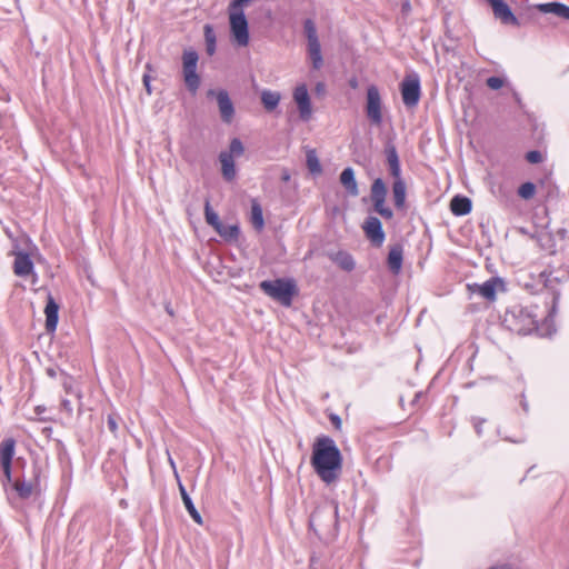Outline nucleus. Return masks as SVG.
<instances>
[{"instance_id":"obj_14","label":"nucleus","mask_w":569,"mask_h":569,"mask_svg":"<svg viewBox=\"0 0 569 569\" xmlns=\"http://www.w3.org/2000/svg\"><path fill=\"white\" fill-rule=\"evenodd\" d=\"M293 99L298 106L300 118L308 121L311 118L312 108L306 84H300L295 89Z\"/></svg>"},{"instance_id":"obj_45","label":"nucleus","mask_w":569,"mask_h":569,"mask_svg":"<svg viewBox=\"0 0 569 569\" xmlns=\"http://www.w3.org/2000/svg\"><path fill=\"white\" fill-rule=\"evenodd\" d=\"M316 91H317V93L325 92V84L322 82L317 83Z\"/></svg>"},{"instance_id":"obj_4","label":"nucleus","mask_w":569,"mask_h":569,"mask_svg":"<svg viewBox=\"0 0 569 569\" xmlns=\"http://www.w3.org/2000/svg\"><path fill=\"white\" fill-rule=\"evenodd\" d=\"M244 153V146L239 138L230 141L229 149L219 153V162L221 166V176L224 181L231 182L237 177L236 158H240Z\"/></svg>"},{"instance_id":"obj_12","label":"nucleus","mask_w":569,"mask_h":569,"mask_svg":"<svg viewBox=\"0 0 569 569\" xmlns=\"http://www.w3.org/2000/svg\"><path fill=\"white\" fill-rule=\"evenodd\" d=\"M386 183L381 178L375 179L370 188V200L376 213H392V211L386 207Z\"/></svg>"},{"instance_id":"obj_34","label":"nucleus","mask_w":569,"mask_h":569,"mask_svg":"<svg viewBox=\"0 0 569 569\" xmlns=\"http://www.w3.org/2000/svg\"><path fill=\"white\" fill-rule=\"evenodd\" d=\"M303 31L307 37L308 44L310 43H319V38L317 33V28L311 19H306L303 22Z\"/></svg>"},{"instance_id":"obj_39","label":"nucleus","mask_w":569,"mask_h":569,"mask_svg":"<svg viewBox=\"0 0 569 569\" xmlns=\"http://www.w3.org/2000/svg\"><path fill=\"white\" fill-rule=\"evenodd\" d=\"M107 425H108V428L109 430L116 435L117 430H118V421H117V417L114 415H109L108 416V419H107Z\"/></svg>"},{"instance_id":"obj_47","label":"nucleus","mask_w":569,"mask_h":569,"mask_svg":"<svg viewBox=\"0 0 569 569\" xmlns=\"http://www.w3.org/2000/svg\"><path fill=\"white\" fill-rule=\"evenodd\" d=\"M204 213H213L208 202L206 203Z\"/></svg>"},{"instance_id":"obj_32","label":"nucleus","mask_w":569,"mask_h":569,"mask_svg":"<svg viewBox=\"0 0 569 569\" xmlns=\"http://www.w3.org/2000/svg\"><path fill=\"white\" fill-rule=\"evenodd\" d=\"M306 163L307 168L312 174H320L322 172V167L320 160L317 156L316 150L311 149L307 151L306 154Z\"/></svg>"},{"instance_id":"obj_1","label":"nucleus","mask_w":569,"mask_h":569,"mask_svg":"<svg viewBox=\"0 0 569 569\" xmlns=\"http://www.w3.org/2000/svg\"><path fill=\"white\" fill-rule=\"evenodd\" d=\"M311 465L319 478L330 485L338 480L342 469V457L336 442L320 437L312 446Z\"/></svg>"},{"instance_id":"obj_46","label":"nucleus","mask_w":569,"mask_h":569,"mask_svg":"<svg viewBox=\"0 0 569 569\" xmlns=\"http://www.w3.org/2000/svg\"><path fill=\"white\" fill-rule=\"evenodd\" d=\"M349 86L352 88V89H356L358 87V80L356 78H352L349 80Z\"/></svg>"},{"instance_id":"obj_27","label":"nucleus","mask_w":569,"mask_h":569,"mask_svg":"<svg viewBox=\"0 0 569 569\" xmlns=\"http://www.w3.org/2000/svg\"><path fill=\"white\" fill-rule=\"evenodd\" d=\"M179 491H180L183 505H184L186 509L188 510L190 517L198 525H202V518H201L200 513L196 509L191 498L189 497V495L186 491V488L181 483H179Z\"/></svg>"},{"instance_id":"obj_18","label":"nucleus","mask_w":569,"mask_h":569,"mask_svg":"<svg viewBox=\"0 0 569 569\" xmlns=\"http://www.w3.org/2000/svg\"><path fill=\"white\" fill-rule=\"evenodd\" d=\"M14 256L13 272L19 277H27L33 271V262L28 253L22 251H12Z\"/></svg>"},{"instance_id":"obj_38","label":"nucleus","mask_w":569,"mask_h":569,"mask_svg":"<svg viewBox=\"0 0 569 569\" xmlns=\"http://www.w3.org/2000/svg\"><path fill=\"white\" fill-rule=\"evenodd\" d=\"M251 224L256 230H261L264 226L263 216H251Z\"/></svg>"},{"instance_id":"obj_25","label":"nucleus","mask_w":569,"mask_h":569,"mask_svg":"<svg viewBox=\"0 0 569 569\" xmlns=\"http://www.w3.org/2000/svg\"><path fill=\"white\" fill-rule=\"evenodd\" d=\"M472 202L468 197L455 196L450 201L451 213H470Z\"/></svg>"},{"instance_id":"obj_23","label":"nucleus","mask_w":569,"mask_h":569,"mask_svg":"<svg viewBox=\"0 0 569 569\" xmlns=\"http://www.w3.org/2000/svg\"><path fill=\"white\" fill-rule=\"evenodd\" d=\"M496 286H497V280L490 279L482 284H478V283L468 284V289L473 293L475 292L479 293L481 297H483L488 300H495Z\"/></svg>"},{"instance_id":"obj_48","label":"nucleus","mask_w":569,"mask_h":569,"mask_svg":"<svg viewBox=\"0 0 569 569\" xmlns=\"http://www.w3.org/2000/svg\"><path fill=\"white\" fill-rule=\"evenodd\" d=\"M283 180H284V181L289 180V174H287V173H286V174L283 176Z\"/></svg>"},{"instance_id":"obj_44","label":"nucleus","mask_w":569,"mask_h":569,"mask_svg":"<svg viewBox=\"0 0 569 569\" xmlns=\"http://www.w3.org/2000/svg\"><path fill=\"white\" fill-rule=\"evenodd\" d=\"M331 421L333 422V425L337 427V428H340V425H341V420L338 416H331Z\"/></svg>"},{"instance_id":"obj_33","label":"nucleus","mask_w":569,"mask_h":569,"mask_svg":"<svg viewBox=\"0 0 569 569\" xmlns=\"http://www.w3.org/2000/svg\"><path fill=\"white\" fill-rule=\"evenodd\" d=\"M13 489L22 499H28L34 491V483L31 481L17 480L13 483Z\"/></svg>"},{"instance_id":"obj_6","label":"nucleus","mask_w":569,"mask_h":569,"mask_svg":"<svg viewBox=\"0 0 569 569\" xmlns=\"http://www.w3.org/2000/svg\"><path fill=\"white\" fill-rule=\"evenodd\" d=\"M230 33L233 42L239 47H246L249 43V24L244 16V10L228 8Z\"/></svg>"},{"instance_id":"obj_16","label":"nucleus","mask_w":569,"mask_h":569,"mask_svg":"<svg viewBox=\"0 0 569 569\" xmlns=\"http://www.w3.org/2000/svg\"><path fill=\"white\" fill-rule=\"evenodd\" d=\"M366 237L373 246L380 247L385 241L382 224L377 217H369L362 226Z\"/></svg>"},{"instance_id":"obj_2","label":"nucleus","mask_w":569,"mask_h":569,"mask_svg":"<svg viewBox=\"0 0 569 569\" xmlns=\"http://www.w3.org/2000/svg\"><path fill=\"white\" fill-rule=\"evenodd\" d=\"M337 525L338 505L336 502L319 507L310 517V527L319 535L335 537Z\"/></svg>"},{"instance_id":"obj_29","label":"nucleus","mask_w":569,"mask_h":569,"mask_svg":"<svg viewBox=\"0 0 569 569\" xmlns=\"http://www.w3.org/2000/svg\"><path fill=\"white\" fill-rule=\"evenodd\" d=\"M203 34L206 41V52L208 56H213L217 49V37L213 27L211 24H204Z\"/></svg>"},{"instance_id":"obj_49","label":"nucleus","mask_w":569,"mask_h":569,"mask_svg":"<svg viewBox=\"0 0 569 569\" xmlns=\"http://www.w3.org/2000/svg\"><path fill=\"white\" fill-rule=\"evenodd\" d=\"M522 233H529L527 230L521 228Z\"/></svg>"},{"instance_id":"obj_43","label":"nucleus","mask_w":569,"mask_h":569,"mask_svg":"<svg viewBox=\"0 0 569 569\" xmlns=\"http://www.w3.org/2000/svg\"><path fill=\"white\" fill-rule=\"evenodd\" d=\"M61 406L63 407V409L67 412H71L72 411V407H71V403H70L69 400H62Z\"/></svg>"},{"instance_id":"obj_30","label":"nucleus","mask_w":569,"mask_h":569,"mask_svg":"<svg viewBox=\"0 0 569 569\" xmlns=\"http://www.w3.org/2000/svg\"><path fill=\"white\" fill-rule=\"evenodd\" d=\"M280 93L270 90L261 92V102L267 111H273L280 101Z\"/></svg>"},{"instance_id":"obj_35","label":"nucleus","mask_w":569,"mask_h":569,"mask_svg":"<svg viewBox=\"0 0 569 569\" xmlns=\"http://www.w3.org/2000/svg\"><path fill=\"white\" fill-rule=\"evenodd\" d=\"M536 193V186L532 182H525L518 189V194L522 199H531Z\"/></svg>"},{"instance_id":"obj_24","label":"nucleus","mask_w":569,"mask_h":569,"mask_svg":"<svg viewBox=\"0 0 569 569\" xmlns=\"http://www.w3.org/2000/svg\"><path fill=\"white\" fill-rule=\"evenodd\" d=\"M387 161L389 164L390 173L393 178H400V162L397 149L393 144H388L386 148Z\"/></svg>"},{"instance_id":"obj_10","label":"nucleus","mask_w":569,"mask_h":569,"mask_svg":"<svg viewBox=\"0 0 569 569\" xmlns=\"http://www.w3.org/2000/svg\"><path fill=\"white\" fill-rule=\"evenodd\" d=\"M382 101L379 89L371 84L367 89L366 113L368 119L376 126L382 122Z\"/></svg>"},{"instance_id":"obj_7","label":"nucleus","mask_w":569,"mask_h":569,"mask_svg":"<svg viewBox=\"0 0 569 569\" xmlns=\"http://www.w3.org/2000/svg\"><path fill=\"white\" fill-rule=\"evenodd\" d=\"M199 56L197 51L189 49L182 54V74L186 87L191 93H196L200 87V77L197 73Z\"/></svg>"},{"instance_id":"obj_40","label":"nucleus","mask_w":569,"mask_h":569,"mask_svg":"<svg viewBox=\"0 0 569 569\" xmlns=\"http://www.w3.org/2000/svg\"><path fill=\"white\" fill-rule=\"evenodd\" d=\"M250 1L251 0H232L228 8L243 10V8L248 6Z\"/></svg>"},{"instance_id":"obj_19","label":"nucleus","mask_w":569,"mask_h":569,"mask_svg":"<svg viewBox=\"0 0 569 569\" xmlns=\"http://www.w3.org/2000/svg\"><path fill=\"white\" fill-rule=\"evenodd\" d=\"M339 182L343 187L345 191L350 197L359 196V187L356 179V173L353 168L347 167L342 170L339 176Z\"/></svg>"},{"instance_id":"obj_3","label":"nucleus","mask_w":569,"mask_h":569,"mask_svg":"<svg viewBox=\"0 0 569 569\" xmlns=\"http://www.w3.org/2000/svg\"><path fill=\"white\" fill-rule=\"evenodd\" d=\"M260 289L271 299L284 307H290L292 298L297 295V284L292 279L264 280L259 284Z\"/></svg>"},{"instance_id":"obj_13","label":"nucleus","mask_w":569,"mask_h":569,"mask_svg":"<svg viewBox=\"0 0 569 569\" xmlns=\"http://www.w3.org/2000/svg\"><path fill=\"white\" fill-rule=\"evenodd\" d=\"M16 441L12 438L4 439L0 446V465L4 479L11 482V461L14 455Z\"/></svg>"},{"instance_id":"obj_31","label":"nucleus","mask_w":569,"mask_h":569,"mask_svg":"<svg viewBox=\"0 0 569 569\" xmlns=\"http://www.w3.org/2000/svg\"><path fill=\"white\" fill-rule=\"evenodd\" d=\"M332 260L345 271H351L356 266L353 258L343 251L337 252L332 257Z\"/></svg>"},{"instance_id":"obj_26","label":"nucleus","mask_w":569,"mask_h":569,"mask_svg":"<svg viewBox=\"0 0 569 569\" xmlns=\"http://www.w3.org/2000/svg\"><path fill=\"white\" fill-rule=\"evenodd\" d=\"M402 266V248L400 246H393L388 254V267L392 273L397 274L400 272Z\"/></svg>"},{"instance_id":"obj_9","label":"nucleus","mask_w":569,"mask_h":569,"mask_svg":"<svg viewBox=\"0 0 569 569\" xmlns=\"http://www.w3.org/2000/svg\"><path fill=\"white\" fill-rule=\"evenodd\" d=\"M403 104L407 108H415L420 100V80L417 74L406 76L400 84Z\"/></svg>"},{"instance_id":"obj_37","label":"nucleus","mask_w":569,"mask_h":569,"mask_svg":"<svg viewBox=\"0 0 569 569\" xmlns=\"http://www.w3.org/2000/svg\"><path fill=\"white\" fill-rule=\"evenodd\" d=\"M526 160L530 163H540L542 161V154L538 150L527 152Z\"/></svg>"},{"instance_id":"obj_15","label":"nucleus","mask_w":569,"mask_h":569,"mask_svg":"<svg viewBox=\"0 0 569 569\" xmlns=\"http://www.w3.org/2000/svg\"><path fill=\"white\" fill-rule=\"evenodd\" d=\"M213 94H216L217 97L219 112L222 121L226 123H230L234 116V108L228 92L226 90H219L217 93L214 92V90L208 91L209 97Z\"/></svg>"},{"instance_id":"obj_36","label":"nucleus","mask_w":569,"mask_h":569,"mask_svg":"<svg viewBox=\"0 0 569 569\" xmlns=\"http://www.w3.org/2000/svg\"><path fill=\"white\" fill-rule=\"evenodd\" d=\"M487 86L492 90H498L503 87L505 80L500 77H490L486 81Z\"/></svg>"},{"instance_id":"obj_8","label":"nucleus","mask_w":569,"mask_h":569,"mask_svg":"<svg viewBox=\"0 0 569 569\" xmlns=\"http://www.w3.org/2000/svg\"><path fill=\"white\" fill-rule=\"evenodd\" d=\"M226 216H204L206 222L211 226L226 241L233 242L238 240L239 227L234 221H224Z\"/></svg>"},{"instance_id":"obj_11","label":"nucleus","mask_w":569,"mask_h":569,"mask_svg":"<svg viewBox=\"0 0 569 569\" xmlns=\"http://www.w3.org/2000/svg\"><path fill=\"white\" fill-rule=\"evenodd\" d=\"M533 217V223H535V231L531 233L532 237H538L540 240H542L545 237H549L550 239H565L566 237V229L563 228H557L553 229L550 227V219L549 216H532Z\"/></svg>"},{"instance_id":"obj_21","label":"nucleus","mask_w":569,"mask_h":569,"mask_svg":"<svg viewBox=\"0 0 569 569\" xmlns=\"http://www.w3.org/2000/svg\"><path fill=\"white\" fill-rule=\"evenodd\" d=\"M537 9L542 13H551L563 20H569V7L561 2H548L537 4Z\"/></svg>"},{"instance_id":"obj_28","label":"nucleus","mask_w":569,"mask_h":569,"mask_svg":"<svg viewBox=\"0 0 569 569\" xmlns=\"http://www.w3.org/2000/svg\"><path fill=\"white\" fill-rule=\"evenodd\" d=\"M307 50H308V56L312 63V68L315 70H319L323 66V58L321 54L320 42L308 44Z\"/></svg>"},{"instance_id":"obj_42","label":"nucleus","mask_w":569,"mask_h":569,"mask_svg":"<svg viewBox=\"0 0 569 569\" xmlns=\"http://www.w3.org/2000/svg\"><path fill=\"white\" fill-rule=\"evenodd\" d=\"M150 76L149 74H143V78H142V81H143V84H144V88L148 92V94H151V86H150Z\"/></svg>"},{"instance_id":"obj_41","label":"nucleus","mask_w":569,"mask_h":569,"mask_svg":"<svg viewBox=\"0 0 569 569\" xmlns=\"http://www.w3.org/2000/svg\"><path fill=\"white\" fill-rule=\"evenodd\" d=\"M250 213H262L260 203L256 200H251V212Z\"/></svg>"},{"instance_id":"obj_17","label":"nucleus","mask_w":569,"mask_h":569,"mask_svg":"<svg viewBox=\"0 0 569 569\" xmlns=\"http://www.w3.org/2000/svg\"><path fill=\"white\" fill-rule=\"evenodd\" d=\"M492 8L493 16L503 24L518 26V19L512 13L510 7L503 0H487Z\"/></svg>"},{"instance_id":"obj_22","label":"nucleus","mask_w":569,"mask_h":569,"mask_svg":"<svg viewBox=\"0 0 569 569\" xmlns=\"http://www.w3.org/2000/svg\"><path fill=\"white\" fill-rule=\"evenodd\" d=\"M392 201L396 210H405L406 204V183L401 178H395L392 184Z\"/></svg>"},{"instance_id":"obj_5","label":"nucleus","mask_w":569,"mask_h":569,"mask_svg":"<svg viewBox=\"0 0 569 569\" xmlns=\"http://www.w3.org/2000/svg\"><path fill=\"white\" fill-rule=\"evenodd\" d=\"M506 322L509 323L511 330L520 335H527L537 328L536 316L520 306H515L507 312Z\"/></svg>"},{"instance_id":"obj_20","label":"nucleus","mask_w":569,"mask_h":569,"mask_svg":"<svg viewBox=\"0 0 569 569\" xmlns=\"http://www.w3.org/2000/svg\"><path fill=\"white\" fill-rule=\"evenodd\" d=\"M59 306L51 295L48 296L47 305L44 308L46 313V329L48 332H53L58 325Z\"/></svg>"}]
</instances>
